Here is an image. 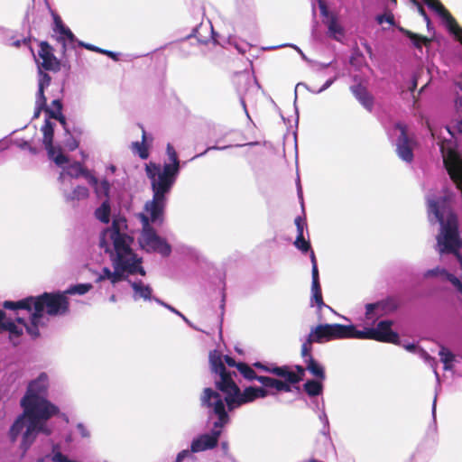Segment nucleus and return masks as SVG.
<instances>
[{
  "mask_svg": "<svg viewBox=\"0 0 462 462\" xmlns=\"http://www.w3.org/2000/svg\"><path fill=\"white\" fill-rule=\"evenodd\" d=\"M49 385L46 373H41L28 383L26 393L20 402L23 412L16 418L9 430L11 442L22 437L20 448L23 453L30 448L38 434L49 436L53 432L47 421L59 412V408L48 400Z\"/></svg>",
  "mask_w": 462,
  "mask_h": 462,
  "instance_id": "nucleus-1",
  "label": "nucleus"
},
{
  "mask_svg": "<svg viewBox=\"0 0 462 462\" xmlns=\"http://www.w3.org/2000/svg\"><path fill=\"white\" fill-rule=\"evenodd\" d=\"M392 325L391 320H382L376 328H365V330H358L352 324H319L312 327L310 333L304 339H301V356L306 365V369L319 380L325 379L324 368L311 356L312 344L314 343L323 344L337 339L358 338L399 344V336L392 330Z\"/></svg>",
  "mask_w": 462,
  "mask_h": 462,
  "instance_id": "nucleus-2",
  "label": "nucleus"
},
{
  "mask_svg": "<svg viewBox=\"0 0 462 462\" xmlns=\"http://www.w3.org/2000/svg\"><path fill=\"white\" fill-rule=\"evenodd\" d=\"M133 241V237L127 233L125 217L114 218L112 226L101 232L99 246L109 254L114 271L104 267L96 279L97 282L108 280L112 284H116L130 274L145 275V271L141 266V258L137 257L131 247Z\"/></svg>",
  "mask_w": 462,
  "mask_h": 462,
  "instance_id": "nucleus-3",
  "label": "nucleus"
},
{
  "mask_svg": "<svg viewBox=\"0 0 462 462\" xmlns=\"http://www.w3.org/2000/svg\"><path fill=\"white\" fill-rule=\"evenodd\" d=\"M69 300L63 291L44 292L38 297H28L18 301L5 300L3 307L12 310H25L30 322L24 317L17 316V320L25 326L32 337L40 335L39 327L45 324V311L50 316H62L69 311Z\"/></svg>",
  "mask_w": 462,
  "mask_h": 462,
  "instance_id": "nucleus-4",
  "label": "nucleus"
},
{
  "mask_svg": "<svg viewBox=\"0 0 462 462\" xmlns=\"http://www.w3.org/2000/svg\"><path fill=\"white\" fill-rule=\"evenodd\" d=\"M209 364L211 371L217 376L215 379V383L217 389L224 394L222 400L228 411H233L256 399L266 397V393L260 387L249 386L241 391L234 380L236 373L231 372L224 366L219 351H210Z\"/></svg>",
  "mask_w": 462,
  "mask_h": 462,
  "instance_id": "nucleus-5",
  "label": "nucleus"
},
{
  "mask_svg": "<svg viewBox=\"0 0 462 462\" xmlns=\"http://www.w3.org/2000/svg\"><path fill=\"white\" fill-rule=\"evenodd\" d=\"M167 199L152 196L151 200L145 202L143 211L138 214L143 228L139 237L140 245L149 253H158L164 257L171 254V247L158 236L151 224L161 226L163 223Z\"/></svg>",
  "mask_w": 462,
  "mask_h": 462,
  "instance_id": "nucleus-6",
  "label": "nucleus"
},
{
  "mask_svg": "<svg viewBox=\"0 0 462 462\" xmlns=\"http://www.w3.org/2000/svg\"><path fill=\"white\" fill-rule=\"evenodd\" d=\"M201 405L208 410V420H213L209 433L194 438L190 444V451L198 453L217 447L222 429L228 424L229 416L225 410L222 395L212 388H205L200 397Z\"/></svg>",
  "mask_w": 462,
  "mask_h": 462,
  "instance_id": "nucleus-7",
  "label": "nucleus"
},
{
  "mask_svg": "<svg viewBox=\"0 0 462 462\" xmlns=\"http://www.w3.org/2000/svg\"><path fill=\"white\" fill-rule=\"evenodd\" d=\"M169 162L163 165L149 162L145 166L146 175L151 181L152 196L167 199L180 170V162L174 147L167 144L166 149Z\"/></svg>",
  "mask_w": 462,
  "mask_h": 462,
  "instance_id": "nucleus-8",
  "label": "nucleus"
},
{
  "mask_svg": "<svg viewBox=\"0 0 462 462\" xmlns=\"http://www.w3.org/2000/svg\"><path fill=\"white\" fill-rule=\"evenodd\" d=\"M36 61L39 68V75L33 118L39 117L41 111L42 109L45 110L46 97L44 96V89L50 86L51 80V77L47 73L42 72V69L51 71L60 69V61L53 55L52 48L45 42L40 43Z\"/></svg>",
  "mask_w": 462,
  "mask_h": 462,
  "instance_id": "nucleus-9",
  "label": "nucleus"
},
{
  "mask_svg": "<svg viewBox=\"0 0 462 462\" xmlns=\"http://www.w3.org/2000/svg\"><path fill=\"white\" fill-rule=\"evenodd\" d=\"M254 366L282 379L279 380L263 375L257 378V381L262 384L261 388L266 393V397L269 395H276L281 392H291V385L300 381L298 374L291 371L287 366H277L274 364L263 365L260 362H255Z\"/></svg>",
  "mask_w": 462,
  "mask_h": 462,
  "instance_id": "nucleus-10",
  "label": "nucleus"
},
{
  "mask_svg": "<svg viewBox=\"0 0 462 462\" xmlns=\"http://www.w3.org/2000/svg\"><path fill=\"white\" fill-rule=\"evenodd\" d=\"M387 134L396 146L398 156L406 162L413 160V140L407 134L406 125L401 122L395 123L387 129Z\"/></svg>",
  "mask_w": 462,
  "mask_h": 462,
  "instance_id": "nucleus-11",
  "label": "nucleus"
},
{
  "mask_svg": "<svg viewBox=\"0 0 462 462\" xmlns=\"http://www.w3.org/2000/svg\"><path fill=\"white\" fill-rule=\"evenodd\" d=\"M53 124L48 119H45L44 125L42 126V132L43 134V143L48 152V156L58 166L68 162V158L61 152L60 148H56L52 144L53 139Z\"/></svg>",
  "mask_w": 462,
  "mask_h": 462,
  "instance_id": "nucleus-12",
  "label": "nucleus"
},
{
  "mask_svg": "<svg viewBox=\"0 0 462 462\" xmlns=\"http://www.w3.org/2000/svg\"><path fill=\"white\" fill-rule=\"evenodd\" d=\"M423 2L443 20L448 31L462 43V28L458 26L456 20L445 9L442 4L439 0H423Z\"/></svg>",
  "mask_w": 462,
  "mask_h": 462,
  "instance_id": "nucleus-13",
  "label": "nucleus"
},
{
  "mask_svg": "<svg viewBox=\"0 0 462 462\" xmlns=\"http://www.w3.org/2000/svg\"><path fill=\"white\" fill-rule=\"evenodd\" d=\"M64 164L65 163L60 166L62 167L58 179L60 185L71 184L72 179H78L81 176L88 181V176L92 174V172L86 169L81 162H75L63 166Z\"/></svg>",
  "mask_w": 462,
  "mask_h": 462,
  "instance_id": "nucleus-14",
  "label": "nucleus"
},
{
  "mask_svg": "<svg viewBox=\"0 0 462 462\" xmlns=\"http://www.w3.org/2000/svg\"><path fill=\"white\" fill-rule=\"evenodd\" d=\"M398 308V302L393 298L385 300L368 303L365 305V321L374 324L375 319L385 311H392Z\"/></svg>",
  "mask_w": 462,
  "mask_h": 462,
  "instance_id": "nucleus-15",
  "label": "nucleus"
},
{
  "mask_svg": "<svg viewBox=\"0 0 462 462\" xmlns=\"http://www.w3.org/2000/svg\"><path fill=\"white\" fill-rule=\"evenodd\" d=\"M312 270H311V275H312V283H311V305L313 306L316 304L319 309H321L323 307L332 310V309L326 305L323 302L322 294H321V288L319 284V270H318V264H317V259L315 256V254L313 251H311V254H310Z\"/></svg>",
  "mask_w": 462,
  "mask_h": 462,
  "instance_id": "nucleus-16",
  "label": "nucleus"
},
{
  "mask_svg": "<svg viewBox=\"0 0 462 462\" xmlns=\"http://www.w3.org/2000/svg\"><path fill=\"white\" fill-rule=\"evenodd\" d=\"M319 1V7L322 16L326 18L325 23L327 24L328 35L336 40L344 34V29L339 24L337 17L334 14H329L328 7L323 0Z\"/></svg>",
  "mask_w": 462,
  "mask_h": 462,
  "instance_id": "nucleus-17",
  "label": "nucleus"
},
{
  "mask_svg": "<svg viewBox=\"0 0 462 462\" xmlns=\"http://www.w3.org/2000/svg\"><path fill=\"white\" fill-rule=\"evenodd\" d=\"M71 184L60 185V191L66 203L75 207L80 200L87 199L89 196L88 188L78 185L71 190L69 186Z\"/></svg>",
  "mask_w": 462,
  "mask_h": 462,
  "instance_id": "nucleus-18",
  "label": "nucleus"
},
{
  "mask_svg": "<svg viewBox=\"0 0 462 462\" xmlns=\"http://www.w3.org/2000/svg\"><path fill=\"white\" fill-rule=\"evenodd\" d=\"M133 290L134 300L155 301L157 297L152 295V288L141 280L128 281Z\"/></svg>",
  "mask_w": 462,
  "mask_h": 462,
  "instance_id": "nucleus-19",
  "label": "nucleus"
},
{
  "mask_svg": "<svg viewBox=\"0 0 462 462\" xmlns=\"http://www.w3.org/2000/svg\"><path fill=\"white\" fill-rule=\"evenodd\" d=\"M88 183L94 189V191L98 198L104 197L108 199L111 183L107 179L98 180V179L92 173L88 176Z\"/></svg>",
  "mask_w": 462,
  "mask_h": 462,
  "instance_id": "nucleus-20",
  "label": "nucleus"
},
{
  "mask_svg": "<svg viewBox=\"0 0 462 462\" xmlns=\"http://www.w3.org/2000/svg\"><path fill=\"white\" fill-rule=\"evenodd\" d=\"M350 90L360 104L368 111H372L374 106V98L367 89L361 84L351 86Z\"/></svg>",
  "mask_w": 462,
  "mask_h": 462,
  "instance_id": "nucleus-21",
  "label": "nucleus"
},
{
  "mask_svg": "<svg viewBox=\"0 0 462 462\" xmlns=\"http://www.w3.org/2000/svg\"><path fill=\"white\" fill-rule=\"evenodd\" d=\"M254 17V8L251 4L241 3L236 6L233 21L236 24H242L245 21H251Z\"/></svg>",
  "mask_w": 462,
  "mask_h": 462,
  "instance_id": "nucleus-22",
  "label": "nucleus"
},
{
  "mask_svg": "<svg viewBox=\"0 0 462 462\" xmlns=\"http://www.w3.org/2000/svg\"><path fill=\"white\" fill-rule=\"evenodd\" d=\"M16 321L17 324L14 321L5 319V312L0 310V332L8 331L11 337H19L22 335L25 326H23V323L19 322L17 319Z\"/></svg>",
  "mask_w": 462,
  "mask_h": 462,
  "instance_id": "nucleus-23",
  "label": "nucleus"
},
{
  "mask_svg": "<svg viewBox=\"0 0 462 462\" xmlns=\"http://www.w3.org/2000/svg\"><path fill=\"white\" fill-rule=\"evenodd\" d=\"M425 277L439 276L441 279L450 282L457 291L462 292V282L455 275L448 273L444 268H434L424 273Z\"/></svg>",
  "mask_w": 462,
  "mask_h": 462,
  "instance_id": "nucleus-24",
  "label": "nucleus"
},
{
  "mask_svg": "<svg viewBox=\"0 0 462 462\" xmlns=\"http://www.w3.org/2000/svg\"><path fill=\"white\" fill-rule=\"evenodd\" d=\"M47 118L58 120L63 126L66 125V118L62 115V103L60 99H54L50 106H45Z\"/></svg>",
  "mask_w": 462,
  "mask_h": 462,
  "instance_id": "nucleus-25",
  "label": "nucleus"
},
{
  "mask_svg": "<svg viewBox=\"0 0 462 462\" xmlns=\"http://www.w3.org/2000/svg\"><path fill=\"white\" fill-rule=\"evenodd\" d=\"M403 347L409 351V352H412V353H418L421 358H423L425 360V362L427 364H429L432 368H433V372L435 374V376H436V379H437V382L439 383V373L437 372V369H436V360L434 358H432L426 351H424L423 349L421 348H419V346L413 343H409V344H406L403 346Z\"/></svg>",
  "mask_w": 462,
  "mask_h": 462,
  "instance_id": "nucleus-26",
  "label": "nucleus"
},
{
  "mask_svg": "<svg viewBox=\"0 0 462 462\" xmlns=\"http://www.w3.org/2000/svg\"><path fill=\"white\" fill-rule=\"evenodd\" d=\"M59 40L61 42L64 53L68 49H74L76 47V43L78 44L79 42L73 32L68 27L62 32Z\"/></svg>",
  "mask_w": 462,
  "mask_h": 462,
  "instance_id": "nucleus-27",
  "label": "nucleus"
},
{
  "mask_svg": "<svg viewBox=\"0 0 462 462\" xmlns=\"http://www.w3.org/2000/svg\"><path fill=\"white\" fill-rule=\"evenodd\" d=\"M401 31L411 40L413 46L419 50H421L423 45H427L430 42V41L427 37L419 35L417 33H413L404 29H401Z\"/></svg>",
  "mask_w": 462,
  "mask_h": 462,
  "instance_id": "nucleus-28",
  "label": "nucleus"
},
{
  "mask_svg": "<svg viewBox=\"0 0 462 462\" xmlns=\"http://www.w3.org/2000/svg\"><path fill=\"white\" fill-rule=\"evenodd\" d=\"M110 204L108 199H106L102 202L100 207H98L95 211L96 217L103 222V223H108L110 219Z\"/></svg>",
  "mask_w": 462,
  "mask_h": 462,
  "instance_id": "nucleus-29",
  "label": "nucleus"
},
{
  "mask_svg": "<svg viewBox=\"0 0 462 462\" xmlns=\"http://www.w3.org/2000/svg\"><path fill=\"white\" fill-rule=\"evenodd\" d=\"M304 390L310 397H316L319 395L323 391V385L321 382L316 380H309L304 383Z\"/></svg>",
  "mask_w": 462,
  "mask_h": 462,
  "instance_id": "nucleus-30",
  "label": "nucleus"
},
{
  "mask_svg": "<svg viewBox=\"0 0 462 462\" xmlns=\"http://www.w3.org/2000/svg\"><path fill=\"white\" fill-rule=\"evenodd\" d=\"M93 288L91 283H78L69 286L66 291H63L65 296L69 295H84L88 293Z\"/></svg>",
  "mask_w": 462,
  "mask_h": 462,
  "instance_id": "nucleus-31",
  "label": "nucleus"
},
{
  "mask_svg": "<svg viewBox=\"0 0 462 462\" xmlns=\"http://www.w3.org/2000/svg\"><path fill=\"white\" fill-rule=\"evenodd\" d=\"M146 142V133L143 131V141L141 143L134 142L132 143L133 152L139 155L141 159H147L149 156L147 146L145 145Z\"/></svg>",
  "mask_w": 462,
  "mask_h": 462,
  "instance_id": "nucleus-32",
  "label": "nucleus"
},
{
  "mask_svg": "<svg viewBox=\"0 0 462 462\" xmlns=\"http://www.w3.org/2000/svg\"><path fill=\"white\" fill-rule=\"evenodd\" d=\"M313 403L315 404V407L317 410H321V412L319 415L320 421L323 423V429H322L321 432H322V434L327 436V435H328V432H329V422H328V416L324 411V403L323 402L321 403V407H320V403L317 400L313 401Z\"/></svg>",
  "mask_w": 462,
  "mask_h": 462,
  "instance_id": "nucleus-33",
  "label": "nucleus"
},
{
  "mask_svg": "<svg viewBox=\"0 0 462 462\" xmlns=\"http://www.w3.org/2000/svg\"><path fill=\"white\" fill-rule=\"evenodd\" d=\"M238 372L247 380H256L260 375H257L254 370L245 363H239L237 365Z\"/></svg>",
  "mask_w": 462,
  "mask_h": 462,
  "instance_id": "nucleus-34",
  "label": "nucleus"
},
{
  "mask_svg": "<svg viewBox=\"0 0 462 462\" xmlns=\"http://www.w3.org/2000/svg\"><path fill=\"white\" fill-rule=\"evenodd\" d=\"M440 360L444 364V369L449 370L452 367V362L454 360V355L445 347H442L439 351Z\"/></svg>",
  "mask_w": 462,
  "mask_h": 462,
  "instance_id": "nucleus-35",
  "label": "nucleus"
},
{
  "mask_svg": "<svg viewBox=\"0 0 462 462\" xmlns=\"http://www.w3.org/2000/svg\"><path fill=\"white\" fill-rule=\"evenodd\" d=\"M294 245L297 249L301 251L302 253H306L308 251H312L310 249V244L309 241L305 240L304 236H297L296 240L294 242Z\"/></svg>",
  "mask_w": 462,
  "mask_h": 462,
  "instance_id": "nucleus-36",
  "label": "nucleus"
},
{
  "mask_svg": "<svg viewBox=\"0 0 462 462\" xmlns=\"http://www.w3.org/2000/svg\"><path fill=\"white\" fill-rule=\"evenodd\" d=\"M376 21L379 24H382L383 23H387L390 25H393L394 23V17L393 14H379L376 16Z\"/></svg>",
  "mask_w": 462,
  "mask_h": 462,
  "instance_id": "nucleus-37",
  "label": "nucleus"
},
{
  "mask_svg": "<svg viewBox=\"0 0 462 462\" xmlns=\"http://www.w3.org/2000/svg\"><path fill=\"white\" fill-rule=\"evenodd\" d=\"M15 143L22 150H28L32 154L37 153V149L32 147L28 141L17 140Z\"/></svg>",
  "mask_w": 462,
  "mask_h": 462,
  "instance_id": "nucleus-38",
  "label": "nucleus"
},
{
  "mask_svg": "<svg viewBox=\"0 0 462 462\" xmlns=\"http://www.w3.org/2000/svg\"><path fill=\"white\" fill-rule=\"evenodd\" d=\"M446 130L452 138H455L457 134H462V119L456 125L447 126Z\"/></svg>",
  "mask_w": 462,
  "mask_h": 462,
  "instance_id": "nucleus-39",
  "label": "nucleus"
},
{
  "mask_svg": "<svg viewBox=\"0 0 462 462\" xmlns=\"http://www.w3.org/2000/svg\"><path fill=\"white\" fill-rule=\"evenodd\" d=\"M295 225L297 227V236H302L304 228L307 226L306 220L301 218L300 217H297L295 218Z\"/></svg>",
  "mask_w": 462,
  "mask_h": 462,
  "instance_id": "nucleus-40",
  "label": "nucleus"
},
{
  "mask_svg": "<svg viewBox=\"0 0 462 462\" xmlns=\"http://www.w3.org/2000/svg\"><path fill=\"white\" fill-rule=\"evenodd\" d=\"M8 44L11 45V46L16 47V48H19L20 46L24 45L28 49L31 50L30 40L26 39V38H23L22 40H13V39H10L8 41Z\"/></svg>",
  "mask_w": 462,
  "mask_h": 462,
  "instance_id": "nucleus-41",
  "label": "nucleus"
},
{
  "mask_svg": "<svg viewBox=\"0 0 462 462\" xmlns=\"http://www.w3.org/2000/svg\"><path fill=\"white\" fill-rule=\"evenodd\" d=\"M66 28L61 19L58 15H54V31L61 34Z\"/></svg>",
  "mask_w": 462,
  "mask_h": 462,
  "instance_id": "nucleus-42",
  "label": "nucleus"
},
{
  "mask_svg": "<svg viewBox=\"0 0 462 462\" xmlns=\"http://www.w3.org/2000/svg\"><path fill=\"white\" fill-rule=\"evenodd\" d=\"M336 77L332 78V79H328L323 85L319 89H309L310 92H312L313 94H319L323 91H325L326 89H328L333 83L334 81L336 80Z\"/></svg>",
  "mask_w": 462,
  "mask_h": 462,
  "instance_id": "nucleus-43",
  "label": "nucleus"
},
{
  "mask_svg": "<svg viewBox=\"0 0 462 462\" xmlns=\"http://www.w3.org/2000/svg\"><path fill=\"white\" fill-rule=\"evenodd\" d=\"M155 302L158 303L161 306H163L164 308H166L170 311L173 312L174 314H176L178 316L180 315V312L178 310H176L174 307L169 305L168 303L162 301V300L155 299Z\"/></svg>",
  "mask_w": 462,
  "mask_h": 462,
  "instance_id": "nucleus-44",
  "label": "nucleus"
},
{
  "mask_svg": "<svg viewBox=\"0 0 462 462\" xmlns=\"http://www.w3.org/2000/svg\"><path fill=\"white\" fill-rule=\"evenodd\" d=\"M78 45L80 46V47H83L87 50H89V51H97V52H99L101 53L103 49H100L97 46H94L92 44H89V43H85L83 42H78Z\"/></svg>",
  "mask_w": 462,
  "mask_h": 462,
  "instance_id": "nucleus-45",
  "label": "nucleus"
},
{
  "mask_svg": "<svg viewBox=\"0 0 462 462\" xmlns=\"http://www.w3.org/2000/svg\"><path fill=\"white\" fill-rule=\"evenodd\" d=\"M220 355H222L220 353ZM222 357V363H224V360L226 362V364L229 366V367H236L237 368V365L239 363H236V360L228 356H221ZM225 365V364H223Z\"/></svg>",
  "mask_w": 462,
  "mask_h": 462,
  "instance_id": "nucleus-46",
  "label": "nucleus"
},
{
  "mask_svg": "<svg viewBox=\"0 0 462 462\" xmlns=\"http://www.w3.org/2000/svg\"><path fill=\"white\" fill-rule=\"evenodd\" d=\"M190 450L184 449L178 453L175 462H182L185 458L190 456Z\"/></svg>",
  "mask_w": 462,
  "mask_h": 462,
  "instance_id": "nucleus-47",
  "label": "nucleus"
},
{
  "mask_svg": "<svg viewBox=\"0 0 462 462\" xmlns=\"http://www.w3.org/2000/svg\"><path fill=\"white\" fill-rule=\"evenodd\" d=\"M66 146L69 150L74 151L78 148L79 142L75 138L69 137L66 142Z\"/></svg>",
  "mask_w": 462,
  "mask_h": 462,
  "instance_id": "nucleus-48",
  "label": "nucleus"
},
{
  "mask_svg": "<svg viewBox=\"0 0 462 462\" xmlns=\"http://www.w3.org/2000/svg\"><path fill=\"white\" fill-rule=\"evenodd\" d=\"M77 430L82 438L89 437V432L83 423H78Z\"/></svg>",
  "mask_w": 462,
  "mask_h": 462,
  "instance_id": "nucleus-49",
  "label": "nucleus"
},
{
  "mask_svg": "<svg viewBox=\"0 0 462 462\" xmlns=\"http://www.w3.org/2000/svg\"><path fill=\"white\" fill-rule=\"evenodd\" d=\"M230 146H228V145H226V146H217V145L210 146V147H208L203 152L195 155L192 159L203 156V155H205L210 150H225V149H227Z\"/></svg>",
  "mask_w": 462,
  "mask_h": 462,
  "instance_id": "nucleus-50",
  "label": "nucleus"
},
{
  "mask_svg": "<svg viewBox=\"0 0 462 462\" xmlns=\"http://www.w3.org/2000/svg\"><path fill=\"white\" fill-rule=\"evenodd\" d=\"M101 53L107 55L108 57L112 58L114 60H118V59H119L118 58L119 53H116V52H114L111 51L103 50Z\"/></svg>",
  "mask_w": 462,
  "mask_h": 462,
  "instance_id": "nucleus-51",
  "label": "nucleus"
},
{
  "mask_svg": "<svg viewBox=\"0 0 462 462\" xmlns=\"http://www.w3.org/2000/svg\"><path fill=\"white\" fill-rule=\"evenodd\" d=\"M297 194H298L299 199L301 203V206H303V194H302V189H301V186H300L299 179L297 181Z\"/></svg>",
  "mask_w": 462,
  "mask_h": 462,
  "instance_id": "nucleus-52",
  "label": "nucleus"
},
{
  "mask_svg": "<svg viewBox=\"0 0 462 462\" xmlns=\"http://www.w3.org/2000/svg\"><path fill=\"white\" fill-rule=\"evenodd\" d=\"M418 9L420 14L423 16L424 20L426 21L428 28L430 29V18L428 17L425 10L423 9L422 6H419Z\"/></svg>",
  "mask_w": 462,
  "mask_h": 462,
  "instance_id": "nucleus-53",
  "label": "nucleus"
},
{
  "mask_svg": "<svg viewBox=\"0 0 462 462\" xmlns=\"http://www.w3.org/2000/svg\"><path fill=\"white\" fill-rule=\"evenodd\" d=\"M300 87H302V88H305L309 89V88H308V87H307V85H306V84H304V83H298V84L296 85V87H295V99H294V105L296 104L297 97H297L298 89H299Z\"/></svg>",
  "mask_w": 462,
  "mask_h": 462,
  "instance_id": "nucleus-54",
  "label": "nucleus"
},
{
  "mask_svg": "<svg viewBox=\"0 0 462 462\" xmlns=\"http://www.w3.org/2000/svg\"><path fill=\"white\" fill-rule=\"evenodd\" d=\"M240 103L246 114V116L250 119V116L248 114V111H247V108H246V105H245V97H240Z\"/></svg>",
  "mask_w": 462,
  "mask_h": 462,
  "instance_id": "nucleus-55",
  "label": "nucleus"
},
{
  "mask_svg": "<svg viewBox=\"0 0 462 462\" xmlns=\"http://www.w3.org/2000/svg\"><path fill=\"white\" fill-rule=\"evenodd\" d=\"M436 402H437V395H435V398L433 400V404H432V417H433L434 420H436Z\"/></svg>",
  "mask_w": 462,
  "mask_h": 462,
  "instance_id": "nucleus-56",
  "label": "nucleus"
},
{
  "mask_svg": "<svg viewBox=\"0 0 462 462\" xmlns=\"http://www.w3.org/2000/svg\"><path fill=\"white\" fill-rule=\"evenodd\" d=\"M289 46H291V47L294 48V49H295V50H296V51L300 54V56H301V58H302L303 60H307V58H306L305 54L302 52V51H301L299 47H297V46H295V45H292V44H290Z\"/></svg>",
  "mask_w": 462,
  "mask_h": 462,
  "instance_id": "nucleus-57",
  "label": "nucleus"
},
{
  "mask_svg": "<svg viewBox=\"0 0 462 462\" xmlns=\"http://www.w3.org/2000/svg\"><path fill=\"white\" fill-rule=\"evenodd\" d=\"M456 106L462 107V96H457L456 98Z\"/></svg>",
  "mask_w": 462,
  "mask_h": 462,
  "instance_id": "nucleus-58",
  "label": "nucleus"
},
{
  "mask_svg": "<svg viewBox=\"0 0 462 462\" xmlns=\"http://www.w3.org/2000/svg\"><path fill=\"white\" fill-rule=\"evenodd\" d=\"M106 171L107 172H110L111 174H114L115 171H116V167L115 165H109L107 168H106Z\"/></svg>",
  "mask_w": 462,
  "mask_h": 462,
  "instance_id": "nucleus-59",
  "label": "nucleus"
},
{
  "mask_svg": "<svg viewBox=\"0 0 462 462\" xmlns=\"http://www.w3.org/2000/svg\"><path fill=\"white\" fill-rule=\"evenodd\" d=\"M236 49H237V51H238L239 52H241V53H245V52L246 51V50H245V49H244V48H242V47H240V46H238V45H236Z\"/></svg>",
  "mask_w": 462,
  "mask_h": 462,
  "instance_id": "nucleus-60",
  "label": "nucleus"
},
{
  "mask_svg": "<svg viewBox=\"0 0 462 462\" xmlns=\"http://www.w3.org/2000/svg\"><path fill=\"white\" fill-rule=\"evenodd\" d=\"M185 322L189 323V320L188 319L182 314L180 313V315H179Z\"/></svg>",
  "mask_w": 462,
  "mask_h": 462,
  "instance_id": "nucleus-61",
  "label": "nucleus"
},
{
  "mask_svg": "<svg viewBox=\"0 0 462 462\" xmlns=\"http://www.w3.org/2000/svg\"><path fill=\"white\" fill-rule=\"evenodd\" d=\"M456 86L462 90V83L461 82H457L456 83Z\"/></svg>",
  "mask_w": 462,
  "mask_h": 462,
  "instance_id": "nucleus-62",
  "label": "nucleus"
},
{
  "mask_svg": "<svg viewBox=\"0 0 462 462\" xmlns=\"http://www.w3.org/2000/svg\"><path fill=\"white\" fill-rule=\"evenodd\" d=\"M109 300L110 301L115 302L116 300V298L115 295H112Z\"/></svg>",
  "mask_w": 462,
  "mask_h": 462,
  "instance_id": "nucleus-63",
  "label": "nucleus"
},
{
  "mask_svg": "<svg viewBox=\"0 0 462 462\" xmlns=\"http://www.w3.org/2000/svg\"><path fill=\"white\" fill-rule=\"evenodd\" d=\"M222 448H223V449H226L227 448V444L226 442H223L222 443Z\"/></svg>",
  "mask_w": 462,
  "mask_h": 462,
  "instance_id": "nucleus-64",
  "label": "nucleus"
}]
</instances>
